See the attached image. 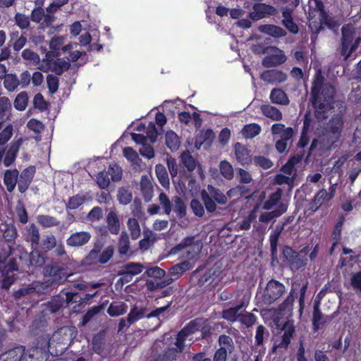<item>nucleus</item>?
Masks as SVG:
<instances>
[{
	"instance_id": "f257e3e1",
	"label": "nucleus",
	"mask_w": 361,
	"mask_h": 361,
	"mask_svg": "<svg viewBox=\"0 0 361 361\" xmlns=\"http://www.w3.org/2000/svg\"><path fill=\"white\" fill-rule=\"evenodd\" d=\"M43 274L49 279L37 286L38 291L42 293H49L54 288L63 283L73 274L68 272V268L59 262L51 260L43 268Z\"/></svg>"
},
{
	"instance_id": "f03ea898",
	"label": "nucleus",
	"mask_w": 361,
	"mask_h": 361,
	"mask_svg": "<svg viewBox=\"0 0 361 361\" xmlns=\"http://www.w3.org/2000/svg\"><path fill=\"white\" fill-rule=\"evenodd\" d=\"M14 248L11 245L0 247V274L2 276L1 288L9 290L18 276L15 271H19V265L15 257H11Z\"/></svg>"
},
{
	"instance_id": "7ed1b4c3",
	"label": "nucleus",
	"mask_w": 361,
	"mask_h": 361,
	"mask_svg": "<svg viewBox=\"0 0 361 361\" xmlns=\"http://www.w3.org/2000/svg\"><path fill=\"white\" fill-rule=\"evenodd\" d=\"M343 128V119L341 113L334 114L324 128V134L321 142L326 148H336L341 136Z\"/></svg>"
},
{
	"instance_id": "20e7f679",
	"label": "nucleus",
	"mask_w": 361,
	"mask_h": 361,
	"mask_svg": "<svg viewBox=\"0 0 361 361\" xmlns=\"http://www.w3.org/2000/svg\"><path fill=\"white\" fill-rule=\"evenodd\" d=\"M42 348L35 347L27 351L23 346H17L0 355V361H43Z\"/></svg>"
},
{
	"instance_id": "39448f33",
	"label": "nucleus",
	"mask_w": 361,
	"mask_h": 361,
	"mask_svg": "<svg viewBox=\"0 0 361 361\" xmlns=\"http://www.w3.org/2000/svg\"><path fill=\"white\" fill-rule=\"evenodd\" d=\"M336 92H312V104L315 109L314 115L319 121H323L329 116V111L334 108Z\"/></svg>"
},
{
	"instance_id": "423d86ee",
	"label": "nucleus",
	"mask_w": 361,
	"mask_h": 361,
	"mask_svg": "<svg viewBox=\"0 0 361 361\" xmlns=\"http://www.w3.org/2000/svg\"><path fill=\"white\" fill-rule=\"evenodd\" d=\"M71 67L69 61L59 57L55 51H47L45 57L41 61L38 68L45 73L51 72L56 75H61Z\"/></svg>"
},
{
	"instance_id": "0eeeda50",
	"label": "nucleus",
	"mask_w": 361,
	"mask_h": 361,
	"mask_svg": "<svg viewBox=\"0 0 361 361\" xmlns=\"http://www.w3.org/2000/svg\"><path fill=\"white\" fill-rule=\"evenodd\" d=\"M286 292L284 284L278 280L271 279L266 283L259 298L261 306H269L279 300Z\"/></svg>"
},
{
	"instance_id": "6e6552de",
	"label": "nucleus",
	"mask_w": 361,
	"mask_h": 361,
	"mask_svg": "<svg viewBox=\"0 0 361 361\" xmlns=\"http://www.w3.org/2000/svg\"><path fill=\"white\" fill-rule=\"evenodd\" d=\"M201 199L204 203L206 210L212 213L216 209V202L219 204H225L227 202V197L218 188L212 185H208L207 190H202L200 192Z\"/></svg>"
},
{
	"instance_id": "1a4fd4ad",
	"label": "nucleus",
	"mask_w": 361,
	"mask_h": 361,
	"mask_svg": "<svg viewBox=\"0 0 361 361\" xmlns=\"http://www.w3.org/2000/svg\"><path fill=\"white\" fill-rule=\"evenodd\" d=\"M308 247H304L297 252L293 250L291 247L286 245L283 248V257L286 259L290 268L292 270H300L304 269L307 264V253Z\"/></svg>"
},
{
	"instance_id": "9d476101",
	"label": "nucleus",
	"mask_w": 361,
	"mask_h": 361,
	"mask_svg": "<svg viewBox=\"0 0 361 361\" xmlns=\"http://www.w3.org/2000/svg\"><path fill=\"white\" fill-rule=\"evenodd\" d=\"M356 35L355 27L351 23L345 24L341 28V38L340 44V54L344 60L349 59L348 51L353 44V41Z\"/></svg>"
},
{
	"instance_id": "9b49d317",
	"label": "nucleus",
	"mask_w": 361,
	"mask_h": 361,
	"mask_svg": "<svg viewBox=\"0 0 361 361\" xmlns=\"http://www.w3.org/2000/svg\"><path fill=\"white\" fill-rule=\"evenodd\" d=\"M281 330L283 331L281 339L278 343L276 341L274 343V348L287 349L295 334V327L293 321L289 319L286 320L282 324Z\"/></svg>"
},
{
	"instance_id": "f8f14e48",
	"label": "nucleus",
	"mask_w": 361,
	"mask_h": 361,
	"mask_svg": "<svg viewBox=\"0 0 361 361\" xmlns=\"http://www.w3.org/2000/svg\"><path fill=\"white\" fill-rule=\"evenodd\" d=\"M35 173L36 168L33 165L26 167L20 173H19L18 177V189L20 193H25L27 190L33 180Z\"/></svg>"
},
{
	"instance_id": "ddd939ff",
	"label": "nucleus",
	"mask_w": 361,
	"mask_h": 361,
	"mask_svg": "<svg viewBox=\"0 0 361 361\" xmlns=\"http://www.w3.org/2000/svg\"><path fill=\"white\" fill-rule=\"evenodd\" d=\"M277 13L278 11L274 6L258 3L253 6V11L250 12V17L252 20H258L267 16H276Z\"/></svg>"
},
{
	"instance_id": "4468645a",
	"label": "nucleus",
	"mask_w": 361,
	"mask_h": 361,
	"mask_svg": "<svg viewBox=\"0 0 361 361\" xmlns=\"http://www.w3.org/2000/svg\"><path fill=\"white\" fill-rule=\"evenodd\" d=\"M334 318V315H324L320 310L319 304H314L313 307L312 324L314 332L322 329Z\"/></svg>"
},
{
	"instance_id": "2eb2a0df",
	"label": "nucleus",
	"mask_w": 361,
	"mask_h": 361,
	"mask_svg": "<svg viewBox=\"0 0 361 361\" xmlns=\"http://www.w3.org/2000/svg\"><path fill=\"white\" fill-rule=\"evenodd\" d=\"M260 78L267 83L278 85L287 80V75L282 71L270 69L263 71Z\"/></svg>"
},
{
	"instance_id": "dca6fc26",
	"label": "nucleus",
	"mask_w": 361,
	"mask_h": 361,
	"mask_svg": "<svg viewBox=\"0 0 361 361\" xmlns=\"http://www.w3.org/2000/svg\"><path fill=\"white\" fill-rule=\"evenodd\" d=\"M167 165L176 190L183 192L185 190V180H183V171H180L178 175V166L175 160L168 161Z\"/></svg>"
},
{
	"instance_id": "f3484780",
	"label": "nucleus",
	"mask_w": 361,
	"mask_h": 361,
	"mask_svg": "<svg viewBox=\"0 0 361 361\" xmlns=\"http://www.w3.org/2000/svg\"><path fill=\"white\" fill-rule=\"evenodd\" d=\"M276 54H269L266 56L262 60V65L264 67L270 68L280 66L284 63L287 57L284 53V51L279 48L274 47Z\"/></svg>"
},
{
	"instance_id": "a211bd4d",
	"label": "nucleus",
	"mask_w": 361,
	"mask_h": 361,
	"mask_svg": "<svg viewBox=\"0 0 361 361\" xmlns=\"http://www.w3.org/2000/svg\"><path fill=\"white\" fill-rule=\"evenodd\" d=\"M91 237L90 233L87 231H77L67 238L66 245L72 247H82L90 240Z\"/></svg>"
},
{
	"instance_id": "6ab92c4d",
	"label": "nucleus",
	"mask_w": 361,
	"mask_h": 361,
	"mask_svg": "<svg viewBox=\"0 0 361 361\" xmlns=\"http://www.w3.org/2000/svg\"><path fill=\"white\" fill-rule=\"evenodd\" d=\"M310 90H336V87L327 81L322 70L317 69L314 75Z\"/></svg>"
},
{
	"instance_id": "aec40b11",
	"label": "nucleus",
	"mask_w": 361,
	"mask_h": 361,
	"mask_svg": "<svg viewBox=\"0 0 361 361\" xmlns=\"http://www.w3.org/2000/svg\"><path fill=\"white\" fill-rule=\"evenodd\" d=\"M22 143V138H19L11 143V145L6 151L4 154V158L3 160V164L4 166L9 167L16 161L18 152L20 149Z\"/></svg>"
},
{
	"instance_id": "412c9836",
	"label": "nucleus",
	"mask_w": 361,
	"mask_h": 361,
	"mask_svg": "<svg viewBox=\"0 0 361 361\" xmlns=\"http://www.w3.org/2000/svg\"><path fill=\"white\" fill-rule=\"evenodd\" d=\"M331 199H333L332 195H329L325 189H321L315 194L310 203V209L314 212L323 204L328 203Z\"/></svg>"
},
{
	"instance_id": "4be33fe9",
	"label": "nucleus",
	"mask_w": 361,
	"mask_h": 361,
	"mask_svg": "<svg viewBox=\"0 0 361 361\" xmlns=\"http://www.w3.org/2000/svg\"><path fill=\"white\" fill-rule=\"evenodd\" d=\"M288 204L286 203H280L278 207L271 211L263 212L259 215V221L261 223L267 224L274 219H276L287 212Z\"/></svg>"
},
{
	"instance_id": "5701e85b",
	"label": "nucleus",
	"mask_w": 361,
	"mask_h": 361,
	"mask_svg": "<svg viewBox=\"0 0 361 361\" xmlns=\"http://www.w3.org/2000/svg\"><path fill=\"white\" fill-rule=\"evenodd\" d=\"M27 231V235L25 238V241L30 244L32 250H39L40 242L39 228L34 223H31Z\"/></svg>"
},
{
	"instance_id": "b1692460",
	"label": "nucleus",
	"mask_w": 361,
	"mask_h": 361,
	"mask_svg": "<svg viewBox=\"0 0 361 361\" xmlns=\"http://www.w3.org/2000/svg\"><path fill=\"white\" fill-rule=\"evenodd\" d=\"M18 175L19 171L17 169H7L5 171L3 180L8 192H12L16 184L18 185Z\"/></svg>"
},
{
	"instance_id": "393cba45",
	"label": "nucleus",
	"mask_w": 361,
	"mask_h": 361,
	"mask_svg": "<svg viewBox=\"0 0 361 361\" xmlns=\"http://www.w3.org/2000/svg\"><path fill=\"white\" fill-rule=\"evenodd\" d=\"M271 133L279 135L280 140L288 141L292 139L294 130L291 127L285 128V125L281 123H274L271 126Z\"/></svg>"
},
{
	"instance_id": "a878e982",
	"label": "nucleus",
	"mask_w": 361,
	"mask_h": 361,
	"mask_svg": "<svg viewBox=\"0 0 361 361\" xmlns=\"http://www.w3.org/2000/svg\"><path fill=\"white\" fill-rule=\"evenodd\" d=\"M259 30L274 38L283 37L287 35V32L284 29L273 24L262 25L259 27Z\"/></svg>"
},
{
	"instance_id": "bb28decb",
	"label": "nucleus",
	"mask_w": 361,
	"mask_h": 361,
	"mask_svg": "<svg viewBox=\"0 0 361 361\" xmlns=\"http://www.w3.org/2000/svg\"><path fill=\"white\" fill-rule=\"evenodd\" d=\"M234 150L236 159L242 165L247 164L251 161L250 151L245 145L236 142L234 145Z\"/></svg>"
},
{
	"instance_id": "cd10ccee",
	"label": "nucleus",
	"mask_w": 361,
	"mask_h": 361,
	"mask_svg": "<svg viewBox=\"0 0 361 361\" xmlns=\"http://www.w3.org/2000/svg\"><path fill=\"white\" fill-rule=\"evenodd\" d=\"M245 302L242 301L235 307L224 310L222 311V317L230 322H235L239 319V311L245 308Z\"/></svg>"
},
{
	"instance_id": "c85d7f7f",
	"label": "nucleus",
	"mask_w": 361,
	"mask_h": 361,
	"mask_svg": "<svg viewBox=\"0 0 361 361\" xmlns=\"http://www.w3.org/2000/svg\"><path fill=\"white\" fill-rule=\"evenodd\" d=\"M106 224L109 231L113 235L120 232L121 224L118 214L114 211H110L106 216Z\"/></svg>"
},
{
	"instance_id": "c756f323",
	"label": "nucleus",
	"mask_w": 361,
	"mask_h": 361,
	"mask_svg": "<svg viewBox=\"0 0 361 361\" xmlns=\"http://www.w3.org/2000/svg\"><path fill=\"white\" fill-rule=\"evenodd\" d=\"M283 195V190L280 188H278L276 191L271 193L268 199L264 202L262 205V209L264 210H270L274 206L278 207V205L281 203L280 201L282 198Z\"/></svg>"
},
{
	"instance_id": "7c9ffc66",
	"label": "nucleus",
	"mask_w": 361,
	"mask_h": 361,
	"mask_svg": "<svg viewBox=\"0 0 361 361\" xmlns=\"http://www.w3.org/2000/svg\"><path fill=\"white\" fill-rule=\"evenodd\" d=\"M219 276V271L214 269H209L199 278L197 281V285L200 287L211 285L216 281Z\"/></svg>"
},
{
	"instance_id": "2f4dec72",
	"label": "nucleus",
	"mask_w": 361,
	"mask_h": 361,
	"mask_svg": "<svg viewBox=\"0 0 361 361\" xmlns=\"http://www.w3.org/2000/svg\"><path fill=\"white\" fill-rule=\"evenodd\" d=\"M180 161L189 172H192L197 166L201 169L198 161L192 156L188 150H185L181 154Z\"/></svg>"
},
{
	"instance_id": "473e14b6",
	"label": "nucleus",
	"mask_w": 361,
	"mask_h": 361,
	"mask_svg": "<svg viewBox=\"0 0 361 361\" xmlns=\"http://www.w3.org/2000/svg\"><path fill=\"white\" fill-rule=\"evenodd\" d=\"M144 238L139 242V247L142 251L147 250L157 240L156 235L152 231L144 230Z\"/></svg>"
},
{
	"instance_id": "72a5a7b5",
	"label": "nucleus",
	"mask_w": 361,
	"mask_h": 361,
	"mask_svg": "<svg viewBox=\"0 0 361 361\" xmlns=\"http://www.w3.org/2000/svg\"><path fill=\"white\" fill-rule=\"evenodd\" d=\"M284 224L277 226L274 233H271L269 235L270 251L272 257L276 255L279 238L284 229Z\"/></svg>"
},
{
	"instance_id": "f704fd0d",
	"label": "nucleus",
	"mask_w": 361,
	"mask_h": 361,
	"mask_svg": "<svg viewBox=\"0 0 361 361\" xmlns=\"http://www.w3.org/2000/svg\"><path fill=\"white\" fill-rule=\"evenodd\" d=\"M11 104L8 98L0 97V121H7L11 116Z\"/></svg>"
},
{
	"instance_id": "c9c22d12",
	"label": "nucleus",
	"mask_w": 361,
	"mask_h": 361,
	"mask_svg": "<svg viewBox=\"0 0 361 361\" xmlns=\"http://www.w3.org/2000/svg\"><path fill=\"white\" fill-rule=\"evenodd\" d=\"M345 222L343 216H340L334 226L333 231L331 234V240L332 243L339 244L341 240L343 226Z\"/></svg>"
},
{
	"instance_id": "e433bc0d",
	"label": "nucleus",
	"mask_w": 361,
	"mask_h": 361,
	"mask_svg": "<svg viewBox=\"0 0 361 361\" xmlns=\"http://www.w3.org/2000/svg\"><path fill=\"white\" fill-rule=\"evenodd\" d=\"M203 322L204 318L202 317L195 318L187 324L180 331L187 336H189L199 331V329L201 327Z\"/></svg>"
},
{
	"instance_id": "4c0bfd02",
	"label": "nucleus",
	"mask_w": 361,
	"mask_h": 361,
	"mask_svg": "<svg viewBox=\"0 0 361 361\" xmlns=\"http://www.w3.org/2000/svg\"><path fill=\"white\" fill-rule=\"evenodd\" d=\"M295 297V289L292 287L288 295L286 298L283 302L279 305V311L280 312H292Z\"/></svg>"
},
{
	"instance_id": "58836bf2",
	"label": "nucleus",
	"mask_w": 361,
	"mask_h": 361,
	"mask_svg": "<svg viewBox=\"0 0 361 361\" xmlns=\"http://www.w3.org/2000/svg\"><path fill=\"white\" fill-rule=\"evenodd\" d=\"M145 312H146L145 307L138 308V307L137 305H134L131 308V310L127 317V322L128 323V326H130V324H133L135 322H136L137 321L142 319L145 317Z\"/></svg>"
},
{
	"instance_id": "ea45409f",
	"label": "nucleus",
	"mask_w": 361,
	"mask_h": 361,
	"mask_svg": "<svg viewBox=\"0 0 361 361\" xmlns=\"http://www.w3.org/2000/svg\"><path fill=\"white\" fill-rule=\"evenodd\" d=\"M56 238L53 234L47 235L39 242V250L44 252H48L56 246Z\"/></svg>"
},
{
	"instance_id": "a19ab883",
	"label": "nucleus",
	"mask_w": 361,
	"mask_h": 361,
	"mask_svg": "<svg viewBox=\"0 0 361 361\" xmlns=\"http://www.w3.org/2000/svg\"><path fill=\"white\" fill-rule=\"evenodd\" d=\"M18 236V230L13 224H7L5 225L3 237L6 243L14 244Z\"/></svg>"
},
{
	"instance_id": "79ce46f5",
	"label": "nucleus",
	"mask_w": 361,
	"mask_h": 361,
	"mask_svg": "<svg viewBox=\"0 0 361 361\" xmlns=\"http://www.w3.org/2000/svg\"><path fill=\"white\" fill-rule=\"evenodd\" d=\"M37 223L43 228L58 226L60 221L54 216L40 214L37 216Z\"/></svg>"
},
{
	"instance_id": "37998d69",
	"label": "nucleus",
	"mask_w": 361,
	"mask_h": 361,
	"mask_svg": "<svg viewBox=\"0 0 361 361\" xmlns=\"http://www.w3.org/2000/svg\"><path fill=\"white\" fill-rule=\"evenodd\" d=\"M21 56L27 65L39 66L41 62L39 56L32 50L25 49L22 51Z\"/></svg>"
},
{
	"instance_id": "c03bdc74",
	"label": "nucleus",
	"mask_w": 361,
	"mask_h": 361,
	"mask_svg": "<svg viewBox=\"0 0 361 361\" xmlns=\"http://www.w3.org/2000/svg\"><path fill=\"white\" fill-rule=\"evenodd\" d=\"M218 343L219 348L224 349L226 353L231 354L235 349V345L232 338L226 334H221L219 336Z\"/></svg>"
},
{
	"instance_id": "a18cd8bd",
	"label": "nucleus",
	"mask_w": 361,
	"mask_h": 361,
	"mask_svg": "<svg viewBox=\"0 0 361 361\" xmlns=\"http://www.w3.org/2000/svg\"><path fill=\"white\" fill-rule=\"evenodd\" d=\"M155 172L161 186L166 189L169 188L170 182L166 168L161 164L157 165L155 167Z\"/></svg>"
},
{
	"instance_id": "49530a36",
	"label": "nucleus",
	"mask_w": 361,
	"mask_h": 361,
	"mask_svg": "<svg viewBox=\"0 0 361 361\" xmlns=\"http://www.w3.org/2000/svg\"><path fill=\"white\" fill-rule=\"evenodd\" d=\"M263 114L274 121H281L283 118L281 112L276 108L271 105H264L262 107Z\"/></svg>"
},
{
	"instance_id": "de8ad7c7",
	"label": "nucleus",
	"mask_w": 361,
	"mask_h": 361,
	"mask_svg": "<svg viewBox=\"0 0 361 361\" xmlns=\"http://www.w3.org/2000/svg\"><path fill=\"white\" fill-rule=\"evenodd\" d=\"M262 129L257 123H250L244 126L242 129L241 133L245 138H253L259 135Z\"/></svg>"
},
{
	"instance_id": "09e8293b",
	"label": "nucleus",
	"mask_w": 361,
	"mask_h": 361,
	"mask_svg": "<svg viewBox=\"0 0 361 361\" xmlns=\"http://www.w3.org/2000/svg\"><path fill=\"white\" fill-rule=\"evenodd\" d=\"M173 281V279L171 277H168L164 279L161 281H154L152 280H148L146 282L147 289L149 291H154L157 289L163 288L166 287L167 286L171 284Z\"/></svg>"
},
{
	"instance_id": "8fccbe9b",
	"label": "nucleus",
	"mask_w": 361,
	"mask_h": 361,
	"mask_svg": "<svg viewBox=\"0 0 361 361\" xmlns=\"http://www.w3.org/2000/svg\"><path fill=\"white\" fill-rule=\"evenodd\" d=\"M166 145L171 150L174 151L178 149L180 146V140L178 136L173 131L166 132L165 135Z\"/></svg>"
},
{
	"instance_id": "3c124183",
	"label": "nucleus",
	"mask_w": 361,
	"mask_h": 361,
	"mask_svg": "<svg viewBox=\"0 0 361 361\" xmlns=\"http://www.w3.org/2000/svg\"><path fill=\"white\" fill-rule=\"evenodd\" d=\"M39 250H32V252L28 255L29 264L35 267H39L45 263L44 257L39 252Z\"/></svg>"
},
{
	"instance_id": "603ef678",
	"label": "nucleus",
	"mask_w": 361,
	"mask_h": 361,
	"mask_svg": "<svg viewBox=\"0 0 361 361\" xmlns=\"http://www.w3.org/2000/svg\"><path fill=\"white\" fill-rule=\"evenodd\" d=\"M127 226L133 240H137L141 234L140 226L138 221L135 218H129Z\"/></svg>"
},
{
	"instance_id": "864d4df0",
	"label": "nucleus",
	"mask_w": 361,
	"mask_h": 361,
	"mask_svg": "<svg viewBox=\"0 0 361 361\" xmlns=\"http://www.w3.org/2000/svg\"><path fill=\"white\" fill-rule=\"evenodd\" d=\"M144 269V267L140 263L137 262H129L127 263L123 267V271L121 274H128V276L131 275L132 276L140 274Z\"/></svg>"
},
{
	"instance_id": "5fc2aeb1",
	"label": "nucleus",
	"mask_w": 361,
	"mask_h": 361,
	"mask_svg": "<svg viewBox=\"0 0 361 361\" xmlns=\"http://www.w3.org/2000/svg\"><path fill=\"white\" fill-rule=\"evenodd\" d=\"M140 190L144 199L149 201L152 197L153 188L152 183L147 177H142L141 179Z\"/></svg>"
},
{
	"instance_id": "6e6d98bb",
	"label": "nucleus",
	"mask_w": 361,
	"mask_h": 361,
	"mask_svg": "<svg viewBox=\"0 0 361 361\" xmlns=\"http://www.w3.org/2000/svg\"><path fill=\"white\" fill-rule=\"evenodd\" d=\"M118 252L121 255H126L130 248V240L128 233L123 231L118 242Z\"/></svg>"
},
{
	"instance_id": "4d7b16f0",
	"label": "nucleus",
	"mask_w": 361,
	"mask_h": 361,
	"mask_svg": "<svg viewBox=\"0 0 361 361\" xmlns=\"http://www.w3.org/2000/svg\"><path fill=\"white\" fill-rule=\"evenodd\" d=\"M30 18L25 14L16 13L14 16L15 24L21 30H27L30 26Z\"/></svg>"
},
{
	"instance_id": "13d9d810",
	"label": "nucleus",
	"mask_w": 361,
	"mask_h": 361,
	"mask_svg": "<svg viewBox=\"0 0 361 361\" xmlns=\"http://www.w3.org/2000/svg\"><path fill=\"white\" fill-rule=\"evenodd\" d=\"M133 198L132 192L126 187L118 188L117 193L118 201L123 205L128 204Z\"/></svg>"
},
{
	"instance_id": "bf43d9fd",
	"label": "nucleus",
	"mask_w": 361,
	"mask_h": 361,
	"mask_svg": "<svg viewBox=\"0 0 361 361\" xmlns=\"http://www.w3.org/2000/svg\"><path fill=\"white\" fill-rule=\"evenodd\" d=\"M28 102V97L26 92H20L14 101V107L18 111H23L25 109Z\"/></svg>"
},
{
	"instance_id": "052dcab7",
	"label": "nucleus",
	"mask_w": 361,
	"mask_h": 361,
	"mask_svg": "<svg viewBox=\"0 0 361 361\" xmlns=\"http://www.w3.org/2000/svg\"><path fill=\"white\" fill-rule=\"evenodd\" d=\"M270 99L273 103L288 104L289 99L286 92H270Z\"/></svg>"
},
{
	"instance_id": "680f3d73",
	"label": "nucleus",
	"mask_w": 361,
	"mask_h": 361,
	"mask_svg": "<svg viewBox=\"0 0 361 361\" xmlns=\"http://www.w3.org/2000/svg\"><path fill=\"white\" fill-rule=\"evenodd\" d=\"M85 200V195L77 194L73 197H71L68 203L66 204V209L73 210L76 209L84 203Z\"/></svg>"
},
{
	"instance_id": "e2e57ef3",
	"label": "nucleus",
	"mask_w": 361,
	"mask_h": 361,
	"mask_svg": "<svg viewBox=\"0 0 361 361\" xmlns=\"http://www.w3.org/2000/svg\"><path fill=\"white\" fill-rule=\"evenodd\" d=\"M4 85L7 90H15L18 87L17 76L12 73L7 74L4 78Z\"/></svg>"
},
{
	"instance_id": "0e129e2a",
	"label": "nucleus",
	"mask_w": 361,
	"mask_h": 361,
	"mask_svg": "<svg viewBox=\"0 0 361 361\" xmlns=\"http://www.w3.org/2000/svg\"><path fill=\"white\" fill-rule=\"evenodd\" d=\"M219 169L221 174L226 179L231 180L233 178V169L232 165L227 161H222L220 163Z\"/></svg>"
},
{
	"instance_id": "69168bd1",
	"label": "nucleus",
	"mask_w": 361,
	"mask_h": 361,
	"mask_svg": "<svg viewBox=\"0 0 361 361\" xmlns=\"http://www.w3.org/2000/svg\"><path fill=\"white\" fill-rule=\"evenodd\" d=\"M127 305L121 302L118 305L111 304L107 310L108 314L111 317L123 314L126 312Z\"/></svg>"
},
{
	"instance_id": "338daca9",
	"label": "nucleus",
	"mask_w": 361,
	"mask_h": 361,
	"mask_svg": "<svg viewBox=\"0 0 361 361\" xmlns=\"http://www.w3.org/2000/svg\"><path fill=\"white\" fill-rule=\"evenodd\" d=\"M257 320V317L250 312L240 313L238 321L246 326V327L252 326Z\"/></svg>"
},
{
	"instance_id": "774afa93",
	"label": "nucleus",
	"mask_w": 361,
	"mask_h": 361,
	"mask_svg": "<svg viewBox=\"0 0 361 361\" xmlns=\"http://www.w3.org/2000/svg\"><path fill=\"white\" fill-rule=\"evenodd\" d=\"M178 354L179 353L178 349L176 348H169L158 357L163 361H175L176 360Z\"/></svg>"
}]
</instances>
